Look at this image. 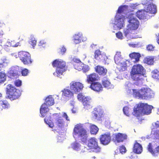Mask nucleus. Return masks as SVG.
Instances as JSON below:
<instances>
[{
	"label": "nucleus",
	"mask_w": 159,
	"mask_h": 159,
	"mask_svg": "<svg viewBox=\"0 0 159 159\" xmlns=\"http://www.w3.org/2000/svg\"><path fill=\"white\" fill-rule=\"evenodd\" d=\"M145 62L148 65H151L154 62V58L152 57H148L145 59Z\"/></svg>",
	"instance_id": "38"
},
{
	"label": "nucleus",
	"mask_w": 159,
	"mask_h": 159,
	"mask_svg": "<svg viewBox=\"0 0 159 159\" xmlns=\"http://www.w3.org/2000/svg\"><path fill=\"white\" fill-rule=\"evenodd\" d=\"M139 5L137 3H135V4H134V3H132V4H130V7L133 8V9H134L137 6Z\"/></svg>",
	"instance_id": "61"
},
{
	"label": "nucleus",
	"mask_w": 159,
	"mask_h": 159,
	"mask_svg": "<svg viewBox=\"0 0 159 159\" xmlns=\"http://www.w3.org/2000/svg\"><path fill=\"white\" fill-rule=\"evenodd\" d=\"M147 49L148 51H152L154 49V47L152 45H149L147 47Z\"/></svg>",
	"instance_id": "57"
},
{
	"label": "nucleus",
	"mask_w": 159,
	"mask_h": 159,
	"mask_svg": "<svg viewBox=\"0 0 159 159\" xmlns=\"http://www.w3.org/2000/svg\"><path fill=\"white\" fill-rule=\"evenodd\" d=\"M91 83L90 88L94 91L99 92L101 91L102 89V87L101 84L98 82H94Z\"/></svg>",
	"instance_id": "22"
},
{
	"label": "nucleus",
	"mask_w": 159,
	"mask_h": 159,
	"mask_svg": "<svg viewBox=\"0 0 159 159\" xmlns=\"http://www.w3.org/2000/svg\"><path fill=\"white\" fill-rule=\"evenodd\" d=\"M62 98L65 100H69L73 96V93L70 90L67 89H64L62 91Z\"/></svg>",
	"instance_id": "19"
},
{
	"label": "nucleus",
	"mask_w": 159,
	"mask_h": 159,
	"mask_svg": "<svg viewBox=\"0 0 159 159\" xmlns=\"http://www.w3.org/2000/svg\"><path fill=\"white\" fill-rule=\"evenodd\" d=\"M129 46L133 48H139L142 46V44L140 43L135 42L134 43H131L129 44Z\"/></svg>",
	"instance_id": "45"
},
{
	"label": "nucleus",
	"mask_w": 159,
	"mask_h": 159,
	"mask_svg": "<svg viewBox=\"0 0 159 159\" xmlns=\"http://www.w3.org/2000/svg\"><path fill=\"white\" fill-rule=\"evenodd\" d=\"M70 89L76 93L80 92L83 88V84L79 82H72L70 84Z\"/></svg>",
	"instance_id": "16"
},
{
	"label": "nucleus",
	"mask_w": 159,
	"mask_h": 159,
	"mask_svg": "<svg viewBox=\"0 0 159 159\" xmlns=\"http://www.w3.org/2000/svg\"><path fill=\"white\" fill-rule=\"evenodd\" d=\"M116 140L117 142H123L127 138V135L125 134L118 133L115 135Z\"/></svg>",
	"instance_id": "27"
},
{
	"label": "nucleus",
	"mask_w": 159,
	"mask_h": 159,
	"mask_svg": "<svg viewBox=\"0 0 159 159\" xmlns=\"http://www.w3.org/2000/svg\"><path fill=\"white\" fill-rule=\"evenodd\" d=\"M3 34V32L2 31L1 32H0V38L2 37Z\"/></svg>",
	"instance_id": "64"
},
{
	"label": "nucleus",
	"mask_w": 159,
	"mask_h": 159,
	"mask_svg": "<svg viewBox=\"0 0 159 159\" xmlns=\"http://www.w3.org/2000/svg\"><path fill=\"white\" fill-rule=\"evenodd\" d=\"M114 59L115 63L120 66V70H125L127 66L130 65V62L129 61L124 59L121 57L120 52H116Z\"/></svg>",
	"instance_id": "8"
},
{
	"label": "nucleus",
	"mask_w": 159,
	"mask_h": 159,
	"mask_svg": "<svg viewBox=\"0 0 159 159\" xmlns=\"http://www.w3.org/2000/svg\"><path fill=\"white\" fill-rule=\"evenodd\" d=\"M153 107L147 104L141 103L139 104L136 108L134 107L132 114L137 117L144 114L148 115L151 112Z\"/></svg>",
	"instance_id": "3"
},
{
	"label": "nucleus",
	"mask_w": 159,
	"mask_h": 159,
	"mask_svg": "<svg viewBox=\"0 0 159 159\" xmlns=\"http://www.w3.org/2000/svg\"><path fill=\"white\" fill-rule=\"evenodd\" d=\"M75 40H80L83 39V36L82 33H78L75 34L74 35Z\"/></svg>",
	"instance_id": "44"
},
{
	"label": "nucleus",
	"mask_w": 159,
	"mask_h": 159,
	"mask_svg": "<svg viewBox=\"0 0 159 159\" xmlns=\"http://www.w3.org/2000/svg\"><path fill=\"white\" fill-rule=\"evenodd\" d=\"M96 46V44H93L91 45V47L92 48H95V47Z\"/></svg>",
	"instance_id": "63"
},
{
	"label": "nucleus",
	"mask_w": 159,
	"mask_h": 159,
	"mask_svg": "<svg viewBox=\"0 0 159 159\" xmlns=\"http://www.w3.org/2000/svg\"><path fill=\"white\" fill-rule=\"evenodd\" d=\"M54 103V99L52 95H49L46 98L45 103L42 105L40 108V113L42 117H44L48 111V106H51Z\"/></svg>",
	"instance_id": "9"
},
{
	"label": "nucleus",
	"mask_w": 159,
	"mask_h": 159,
	"mask_svg": "<svg viewBox=\"0 0 159 159\" xmlns=\"http://www.w3.org/2000/svg\"><path fill=\"white\" fill-rule=\"evenodd\" d=\"M142 151V146L138 143H136L134 147V152L137 154H140Z\"/></svg>",
	"instance_id": "30"
},
{
	"label": "nucleus",
	"mask_w": 159,
	"mask_h": 159,
	"mask_svg": "<svg viewBox=\"0 0 159 159\" xmlns=\"http://www.w3.org/2000/svg\"><path fill=\"white\" fill-rule=\"evenodd\" d=\"M126 86H127V87H130L132 84H131L129 82H127L125 83ZM126 90L127 93H131L132 92H133L134 93V92L133 91V90H135V89H130L129 88H126Z\"/></svg>",
	"instance_id": "43"
},
{
	"label": "nucleus",
	"mask_w": 159,
	"mask_h": 159,
	"mask_svg": "<svg viewBox=\"0 0 159 159\" xmlns=\"http://www.w3.org/2000/svg\"><path fill=\"white\" fill-rule=\"evenodd\" d=\"M73 61L76 63H79L80 62H81L80 60L76 58H74L73 59Z\"/></svg>",
	"instance_id": "62"
},
{
	"label": "nucleus",
	"mask_w": 159,
	"mask_h": 159,
	"mask_svg": "<svg viewBox=\"0 0 159 159\" xmlns=\"http://www.w3.org/2000/svg\"><path fill=\"white\" fill-rule=\"evenodd\" d=\"M151 136L155 139H159V130L156 129L152 131Z\"/></svg>",
	"instance_id": "40"
},
{
	"label": "nucleus",
	"mask_w": 159,
	"mask_h": 159,
	"mask_svg": "<svg viewBox=\"0 0 159 159\" xmlns=\"http://www.w3.org/2000/svg\"><path fill=\"white\" fill-rule=\"evenodd\" d=\"M10 107V104L7 101H0V111H2L3 108L8 109Z\"/></svg>",
	"instance_id": "31"
},
{
	"label": "nucleus",
	"mask_w": 159,
	"mask_h": 159,
	"mask_svg": "<svg viewBox=\"0 0 159 159\" xmlns=\"http://www.w3.org/2000/svg\"><path fill=\"white\" fill-rule=\"evenodd\" d=\"M18 56L24 64H31L32 61L30 53L26 52L21 51L19 52Z\"/></svg>",
	"instance_id": "13"
},
{
	"label": "nucleus",
	"mask_w": 159,
	"mask_h": 159,
	"mask_svg": "<svg viewBox=\"0 0 159 159\" xmlns=\"http://www.w3.org/2000/svg\"><path fill=\"white\" fill-rule=\"evenodd\" d=\"M152 125L155 128L159 127V121H157L156 122L153 123Z\"/></svg>",
	"instance_id": "60"
},
{
	"label": "nucleus",
	"mask_w": 159,
	"mask_h": 159,
	"mask_svg": "<svg viewBox=\"0 0 159 159\" xmlns=\"http://www.w3.org/2000/svg\"><path fill=\"white\" fill-rule=\"evenodd\" d=\"M148 149L152 156L155 157H157L159 154V146L152 149V144L149 143L148 147Z\"/></svg>",
	"instance_id": "20"
},
{
	"label": "nucleus",
	"mask_w": 159,
	"mask_h": 159,
	"mask_svg": "<svg viewBox=\"0 0 159 159\" xmlns=\"http://www.w3.org/2000/svg\"><path fill=\"white\" fill-rule=\"evenodd\" d=\"M96 71L100 75H105L107 73V70L103 67L98 66L95 68Z\"/></svg>",
	"instance_id": "29"
},
{
	"label": "nucleus",
	"mask_w": 159,
	"mask_h": 159,
	"mask_svg": "<svg viewBox=\"0 0 159 159\" xmlns=\"http://www.w3.org/2000/svg\"><path fill=\"white\" fill-rule=\"evenodd\" d=\"M128 7L126 5H123L120 6L116 12V14L122 15L123 13H125L128 10Z\"/></svg>",
	"instance_id": "33"
},
{
	"label": "nucleus",
	"mask_w": 159,
	"mask_h": 159,
	"mask_svg": "<svg viewBox=\"0 0 159 159\" xmlns=\"http://www.w3.org/2000/svg\"><path fill=\"white\" fill-rule=\"evenodd\" d=\"M127 17L123 15L116 14L114 21L112 22L114 25L113 26L114 29L120 30L123 28L125 25V19L127 18Z\"/></svg>",
	"instance_id": "7"
},
{
	"label": "nucleus",
	"mask_w": 159,
	"mask_h": 159,
	"mask_svg": "<svg viewBox=\"0 0 159 159\" xmlns=\"http://www.w3.org/2000/svg\"><path fill=\"white\" fill-rule=\"evenodd\" d=\"M38 45L39 46H42L43 47H44L45 46L46 43V42L45 40H38Z\"/></svg>",
	"instance_id": "49"
},
{
	"label": "nucleus",
	"mask_w": 159,
	"mask_h": 159,
	"mask_svg": "<svg viewBox=\"0 0 159 159\" xmlns=\"http://www.w3.org/2000/svg\"><path fill=\"white\" fill-rule=\"evenodd\" d=\"M14 93L10 92L9 96H8L9 98L11 100L18 98L20 95L21 93L19 90H17Z\"/></svg>",
	"instance_id": "25"
},
{
	"label": "nucleus",
	"mask_w": 159,
	"mask_h": 159,
	"mask_svg": "<svg viewBox=\"0 0 159 159\" xmlns=\"http://www.w3.org/2000/svg\"><path fill=\"white\" fill-rule=\"evenodd\" d=\"M58 142H62L64 139V138L58 136L57 138Z\"/></svg>",
	"instance_id": "58"
},
{
	"label": "nucleus",
	"mask_w": 159,
	"mask_h": 159,
	"mask_svg": "<svg viewBox=\"0 0 159 159\" xmlns=\"http://www.w3.org/2000/svg\"><path fill=\"white\" fill-rule=\"evenodd\" d=\"M145 70L141 65L138 64L133 66L130 72L132 79L136 81H141L142 77L144 76Z\"/></svg>",
	"instance_id": "4"
},
{
	"label": "nucleus",
	"mask_w": 159,
	"mask_h": 159,
	"mask_svg": "<svg viewBox=\"0 0 159 159\" xmlns=\"http://www.w3.org/2000/svg\"><path fill=\"white\" fill-rule=\"evenodd\" d=\"M101 54V52L99 50H96L95 52V59H97L98 57V56L100 55V54Z\"/></svg>",
	"instance_id": "52"
},
{
	"label": "nucleus",
	"mask_w": 159,
	"mask_h": 159,
	"mask_svg": "<svg viewBox=\"0 0 159 159\" xmlns=\"http://www.w3.org/2000/svg\"><path fill=\"white\" fill-rule=\"evenodd\" d=\"M98 56L99 57L97 60H100L101 61H102V62H104L105 64H106L107 63V58L105 53H101V54Z\"/></svg>",
	"instance_id": "35"
},
{
	"label": "nucleus",
	"mask_w": 159,
	"mask_h": 159,
	"mask_svg": "<svg viewBox=\"0 0 159 159\" xmlns=\"http://www.w3.org/2000/svg\"><path fill=\"white\" fill-rule=\"evenodd\" d=\"M89 70V66L86 65L84 64V67H83L82 70L83 72L85 73L88 71Z\"/></svg>",
	"instance_id": "50"
},
{
	"label": "nucleus",
	"mask_w": 159,
	"mask_h": 159,
	"mask_svg": "<svg viewBox=\"0 0 159 159\" xmlns=\"http://www.w3.org/2000/svg\"><path fill=\"white\" fill-rule=\"evenodd\" d=\"M62 116L65 118L67 120L70 121V119H69L66 113L65 112H62Z\"/></svg>",
	"instance_id": "56"
},
{
	"label": "nucleus",
	"mask_w": 159,
	"mask_h": 159,
	"mask_svg": "<svg viewBox=\"0 0 159 159\" xmlns=\"http://www.w3.org/2000/svg\"><path fill=\"white\" fill-rule=\"evenodd\" d=\"M88 147L94 152L97 153L101 151V149L98 145L97 139L95 138H92L89 139Z\"/></svg>",
	"instance_id": "12"
},
{
	"label": "nucleus",
	"mask_w": 159,
	"mask_h": 159,
	"mask_svg": "<svg viewBox=\"0 0 159 159\" xmlns=\"http://www.w3.org/2000/svg\"><path fill=\"white\" fill-rule=\"evenodd\" d=\"M152 76L155 79H159V71L157 70H155L152 72Z\"/></svg>",
	"instance_id": "41"
},
{
	"label": "nucleus",
	"mask_w": 159,
	"mask_h": 159,
	"mask_svg": "<svg viewBox=\"0 0 159 159\" xmlns=\"http://www.w3.org/2000/svg\"><path fill=\"white\" fill-rule=\"evenodd\" d=\"M127 17L128 23L126 28L124 29L123 33L125 37H129L130 34L138 28L139 22L136 16L132 13L129 14Z\"/></svg>",
	"instance_id": "1"
},
{
	"label": "nucleus",
	"mask_w": 159,
	"mask_h": 159,
	"mask_svg": "<svg viewBox=\"0 0 159 159\" xmlns=\"http://www.w3.org/2000/svg\"><path fill=\"white\" fill-rule=\"evenodd\" d=\"M17 40H2L1 45L7 51L8 50L6 49L7 47H17L20 46L21 43L20 41L17 42Z\"/></svg>",
	"instance_id": "14"
},
{
	"label": "nucleus",
	"mask_w": 159,
	"mask_h": 159,
	"mask_svg": "<svg viewBox=\"0 0 159 159\" xmlns=\"http://www.w3.org/2000/svg\"><path fill=\"white\" fill-rule=\"evenodd\" d=\"M18 68L17 67H13L11 68L8 73V76L11 78H17L19 76Z\"/></svg>",
	"instance_id": "18"
},
{
	"label": "nucleus",
	"mask_w": 159,
	"mask_h": 159,
	"mask_svg": "<svg viewBox=\"0 0 159 159\" xmlns=\"http://www.w3.org/2000/svg\"><path fill=\"white\" fill-rule=\"evenodd\" d=\"M55 122L59 127H61L64 124V121L61 117H59L56 118Z\"/></svg>",
	"instance_id": "39"
},
{
	"label": "nucleus",
	"mask_w": 159,
	"mask_h": 159,
	"mask_svg": "<svg viewBox=\"0 0 159 159\" xmlns=\"http://www.w3.org/2000/svg\"><path fill=\"white\" fill-rule=\"evenodd\" d=\"M142 4L145 5L144 10L147 14L149 13L155 14L157 12V6L154 4L151 0H145L142 2Z\"/></svg>",
	"instance_id": "11"
},
{
	"label": "nucleus",
	"mask_w": 159,
	"mask_h": 159,
	"mask_svg": "<svg viewBox=\"0 0 159 159\" xmlns=\"http://www.w3.org/2000/svg\"><path fill=\"white\" fill-rule=\"evenodd\" d=\"M99 79L98 75L96 73H93L87 76V81L88 82H92L96 81Z\"/></svg>",
	"instance_id": "28"
},
{
	"label": "nucleus",
	"mask_w": 159,
	"mask_h": 159,
	"mask_svg": "<svg viewBox=\"0 0 159 159\" xmlns=\"http://www.w3.org/2000/svg\"><path fill=\"white\" fill-rule=\"evenodd\" d=\"M29 73L28 70L26 69H24L21 71V74L23 76H26Z\"/></svg>",
	"instance_id": "51"
},
{
	"label": "nucleus",
	"mask_w": 159,
	"mask_h": 159,
	"mask_svg": "<svg viewBox=\"0 0 159 159\" xmlns=\"http://www.w3.org/2000/svg\"><path fill=\"white\" fill-rule=\"evenodd\" d=\"M120 153L122 154L125 153L126 152L125 148L123 146H121L120 148Z\"/></svg>",
	"instance_id": "53"
},
{
	"label": "nucleus",
	"mask_w": 159,
	"mask_h": 159,
	"mask_svg": "<svg viewBox=\"0 0 159 159\" xmlns=\"http://www.w3.org/2000/svg\"><path fill=\"white\" fill-rule=\"evenodd\" d=\"M100 142L104 145H108L111 141V137L110 134L107 133L101 135L100 137Z\"/></svg>",
	"instance_id": "17"
},
{
	"label": "nucleus",
	"mask_w": 159,
	"mask_h": 159,
	"mask_svg": "<svg viewBox=\"0 0 159 159\" xmlns=\"http://www.w3.org/2000/svg\"><path fill=\"white\" fill-rule=\"evenodd\" d=\"M9 62L8 60L7 59L6 57L2 58L0 61V67H6L8 65Z\"/></svg>",
	"instance_id": "34"
},
{
	"label": "nucleus",
	"mask_w": 159,
	"mask_h": 159,
	"mask_svg": "<svg viewBox=\"0 0 159 159\" xmlns=\"http://www.w3.org/2000/svg\"><path fill=\"white\" fill-rule=\"evenodd\" d=\"M129 56L131 58V61L135 63L139 61L141 56L140 54L138 53L133 52L130 54Z\"/></svg>",
	"instance_id": "24"
},
{
	"label": "nucleus",
	"mask_w": 159,
	"mask_h": 159,
	"mask_svg": "<svg viewBox=\"0 0 159 159\" xmlns=\"http://www.w3.org/2000/svg\"><path fill=\"white\" fill-rule=\"evenodd\" d=\"M7 75L3 72H0V85L3 84L6 80Z\"/></svg>",
	"instance_id": "37"
},
{
	"label": "nucleus",
	"mask_w": 159,
	"mask_h": 159,
	"mask_svg": "<svg viewBox=\"0 0 159 159\" xmlns=\"http://www.w3.org/2000/svg\"><path fill=\"white\" fill-rule=\"evenodd\" d=\"M130 109L128 107H125L123 109V111L124 114L127 116H129V112H130Z\"/></svg>",
	"instance_id": "46"
},
{
	"label": "nucleus",
	"mask_w": 159,
	"mask_h": 159,
	"mask_svg": "<svg viewBox=\"0 0 159 159\" xmlns=\"http://www.w3.org/2000/svg\"><path fill=\"white\" fill-rule=\"evenodd\" d=\"M102 84L104 87L107 89H111L114 88V86L112 84L107 78L104 77L102 80Z\"/></svg>",
	"instance_id": "23"
},
{
	"label": "nucleus",
	"mask_w": 159,
	"mask_h": 159,
	"mask_svg": "<svg viewBox=\"0 0 159 159\" xmlns=\"http://www.w3.org/2000/svg\"><path fill=\"white\" fill-rule=\"evenodd\" d=\"M136 15L139 19H148L149 18L147 12L144 9L139 10L136 13Z\"/></svg>",
	"instance_id": "21"
},
{
	"label": "nucleus",
	"mask_w": 159,
	"mask_h": 159,
	"mask_svg": "<svg viewBox=\"0 0 159 159\" xmlns=\"http://www.w3.org/2000/svg\"><path fill=\"white\" fill-rule=\"evenodd\" d=\"M84 64L82 62H80L79 63H76L75 65V68L79 71L82 70L83 67H84Z\"/></svg>",
	"instance_id": "42"
},
{
	"label": "nucleus",
	"mask_w": 159,
	"mask_h": 159,
	"mask_svg": "<svg viewBox=\"0 0 159 159\" xmlns=\"http://www.w3.org/2000/svg\"><path fill=\"white\" fill-rule=\"evenodd\" d=\"M53 67H56V72L53 73V75L60 78L61 75L66 70V62L61 59H57L54 61L52 64Z\"/></svg>",
	"instance_id": "6"
},
{
	"label": "nucleus",
	"mask_w": 159,
	"mask_h": 159,
	"mask_svg": "<svg viewBox=\"0 0 159 159\" xmlns=\"http://www.w3.org/2000/svg\"><path fill=\"white\" fill-rule=\"evenodd\" d=\"M37 42V40H30L29 43L34 48Z\"/></svg>",
	"instance_id": "55"
},
{
	"label": "nucleus",
	"mask_w": 159,
	"mask_h": 159,
	"mask_svg": "<svg viewBox=\"0 0 159 159\" xmlns=\"http://www.w3.org/2000/svg\"><path fill=\"white\" fill-rule=\"evenodd\" d=\"M98 129V127L95 125H93L90 126V133L92 134H96Z\"/></svg>",
	"instance_id": "36"
},
{
	"label": "nucleus",
	"mask_w": 159,
	"mask_h": 159,
	"mask_svg": "<svg viewBox=\"0 0 159 159\" xmlns=\"http://www.w3.org/2000/svg\"><path fill=\"white\" fill-rule=\"evenodd\" d=\"M134 96L137 98L142 99H149L154 97V93L150 89L143 88L140 90H133Z\"/></svg>",
	"instance_id": "2"
},
{
	"label": "nucleus",
	"mask_w": 159,
	"mask_h": 159,
	"mask_svg": "<svg viewBox=\"0 0 159 159\" xmlns=\"http://www.w3.org/2000/svg\"><path fill=\"white\" fill-rule=\"evenodd\" d=\"M21 81L20 80H16L14 82L15 85L17 87H20L21 85Z\"/></svg>",
	"instance_id": "54"
},
{
	"label": "nucleus",
	"mask_w": 159,
	"mask_h": 159,
	"mask_svg": "<svg viewBox=\"0 0 159 159\" xmlns=\"http://www.w3.org/2000/svg\"><path fill=\"white\" fill-rule=\"evenodd\" d=\"M70 147L73 150L80 152L83 153L88 150L87 148L84 146H82L79 142L77 141H75L71 143Z\"/></svg>",
	"instance_id": "15"
},
{
	"label": "nucleus",
	"mask_w": 159,
	"mask_h": 159,
	"mask_svg": "<svg viewBox=\"0 0 159 159\" xmlns=\"http://www.w3.org/2000/svg\"><path fill=\"white\" fill-rule=\"evenodd\" d=\"M116 37L119 39H123V34L120 31H119L118 33L116 34Z\"/></svg>",
	"instance_id": "48"
},
{
	"label": "nucleus",
	"mask_w": 159,
	"mask_h": 159,
	"mask_svg": "<svg viewBox=\"0 0 159 159\" xmlns=\"http://www.w3.org/2000/svg\"><path fill=\"white\" fill-rule=\"evenodd\" d=\"M73 134L75 138H78L84 143L86 141L88 137L87 132L82 124L75 125Z\"/></svg>",
	"instance_id": "5"
},
{
	"label": "nucleus",
	"mask_w": 159,
	"mask_h": 159,
	"mask_svg": "<svg viewBox=\"0 0 159 159\" xmlns=\"http://www.w3.org/2000/svg\"><path fill=\"white\" fill-rule=\"evenodd\" d=\"M93 117L98 120H99L101 117L102 113L99 108H95L93 111Z\"/></svg>",
	"instance_id": "26"
},
{
	"label": "nucleus",
	"mask_w": 159,
	"mask_h": 159,
	"mask_svg": "<svg viewBox=\"0 0 159 159\" xmlns=\"http://www.w3.org/2000/svg\"><path fill=\"white\" fill-rule=\"evenodd\" d=\"M66 50V48L63 47H62L60 49L59 52H60V53H61L62 54L65 52Z\"/></svg>",
	"instance_id": "59"
},
{
	"label": "nucleus",
	"mask_w": 159,
	"mask_h": 159,
	"mask_svg": "<svg viewBox=\"0 0 159 159\" xmlns=\"http://www.w3.org/2000/svg\"><path fill=\"white\" fill-rule=\"evenodd\" d=\"M44 121L46 124L48 125L50 127L52 128L53 127V124L51 120H48L46 118H45L44 119Z\"/></svg>",
	"instance_id": "47"
},
{
	"label": "nucleus",
	"mask_w": 159,
	"mask_h": 159,
	"mask_svg": "<svg viewBox=\"0 0 159 159\" xmlns=\"http://www.w3.org/2000/svg\"><path fill=\"white\" fill-rule=\"evenodd\" d=\"M19 90V89H16L15 87L11 84H9L8 85L6 88V92L7 93L9 96L10 92H11L14 93L15 92V91H17V90Z\"/></svg>",
	"instance_id": "32"
},
{
	"label": "nucleus",
	"mask_w": 159,
	"mask_h": 159,
	"mask_svg": "<svg viewBox=\"0 0 159 159\" xmlns=\"http://www.w3.org/2000/svg\"><path fill=\"white\" fill-rule=\"evenodd\" d=\"M77 98L82 102L85 109L88 110L92 107V100L89 96H86L82 93H80L78 95Z\"/></svg>",
	"instance_id": "10"
}]
</instances>
